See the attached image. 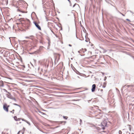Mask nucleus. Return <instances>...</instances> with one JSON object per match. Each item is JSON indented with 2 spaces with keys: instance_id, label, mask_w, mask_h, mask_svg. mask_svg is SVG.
<instances>
[{
  "instance_id": "1",
  "label": "nucleus",
  "mask_w": 134,
  "mask_h": 134,
  "mask_svg": "<svg viewBox=\"0 0 134 134\" xmlns=\"http://www.w3.org/2000/svg\"><path fill=\"white\" fill-rule=\"evenodd\" d=\"M107 122L106 120H104L101 123L102 128L103 130H104L105 129V127L107 125Z\"/></svg>"
},
{
  "instance_id": "2",
  "label": "nucleus",
  "mask_w": 134,
  "mask_h": 134,
  "mask_svg": "<svg viewBox=\"0 0 134 134\" xmlns=\"http://www.w3.org/2000/svg\"><path fill=\"white\" fill-rule=\"evenodd\" d=\"M20 21L22 22H24L25 23H27V24H29L30 22V20L28 19L25 20L24 18H21L19 19Z\"/></svg>"
},
{
  "instance_id": "3",
  "label": "nucleus",
  "mask_w": 134,
  "mask_h": 134,
  "mask_svg": "<svg viewBox=\"0 0 134 134\" xmlns=\"http://www.w3.org/2000/svg\"><path fill=\"white\" fill-rule=\"evenodd\" d=\"M33 23L35 24L36 27L39 30H41V28L40 26L36 21H34Z\"/></svg>"
},
{
  "instance_id": "4",
  "label": "nucleus",
  "mask_w": 134,
  "mask_h": 134,
  "mask_svg": "<svg viewBox=\"0 0 134 134\" xmlns=\"http://www.w3.org/2000/svg\"><path fill=\"white\" fill-rule=\"evenodd\" d=\"M130 87L133 90L134 89V86H130V85H125L123 87V88H124V87H125L126 88H127L128 87Z\"/></svg>"
},
{
  "instance_id": "5",
  "label": "nucleus",
  "mask_w": 134,
  "mask_h": 134,
  "mask_svg": "<svg viewBox=\"0 0 134 134\" xmlns=\"http://www.w3.org/2000/svg\"><path fill=\"white\" fill-rule=\"evenodd\" d=\"M43 48V47L42 46H40L39 49L35 51V53H37V54L39 53L42 50Z\"/></svg>"
},
{
  "instance_id": "6",
  "label": "nucleus",
  "mask_w": 134,
  "mask_h": 134,
  "mask_svg": "<svg viewBox=\"0 0 134 134\" xmlns=\"http://www.w3.org/2000/svg\"><path fill=\"white\" fill-rule=\"evenodd\" d=\"M96 87V85L95 84H94L92 85V88L91 89V91L92 92H93L95 91Z\"/></svg>"
},
{
  "instance_id": "7",
  "label": "nucleus",
  "mask_w": 134,
  "mask_h": 134,
  "mask_svg": "<svg viewBox=\"0 0 134 134\" xmlns=\"http://www.w3.org/2000/svg\"><path fill=\"white\" fill-rule=\"evenodd\" d=\"M3 108L4 110L7 112H8V107H7V106L5 105H4L3 106Z\"/></svg>"
},
{
  "instance_id": "8",
  "label": "nucleus",
  "mask_w": 134,
  "mask_h": 134,
  "mask_svg": "<svg viewBox=\"0 0 134 134\" xmlns=\"http://www.w3.org/2000/svg\"><path fill=\"white\" fill-rule=\"evenodd\" d=\"M14 119L16 121H20V120L21 119L20 118H17V117L16 116H15L14 117Z\"/></svg>"
},
{
  "instance_id": "9",
  "label": "nucleus",
  "mask_w": 134,
  "mask_h": 134,
  "mask_svg": "<svg viewBox=\"0 0 134 134\" xmlns=\"http://www.w3.org/2000/svg\"><path fill=\"white\" fill-rule=\"evenodd\" d=\"M21 119V120H22L23 121H24L25 122H26L27 124H28L29 125H30V124L29 122L27 121L26 120L24 119L20 118Z\"/></svg>"
},
{
  "instance_id": "10",
  "label": "nucleus",
  "mask_w": 134,
  "mask_h": 134,
  "mask_svg": "<svg viewBox=\"0 0 134 134\" xmlns=\"http://www.w3.org/2000/svg\"><path fill=\"white\" fill-rule=\"evenodd\" d=\"M50 63L51 65V64H52V65H53V63L52 62V59H51V60L50 63L49 62V60H48V63L47 64V66H48V65H49Z\"/></svg>"
},
{
  "instance_id": "11",
  "label": "nucleus",
  "mask_w": 134,
  "mask_h": 134,
  "mask_svg": "<svg viewBox=\"0 0 134 134\" xmlns=\"http://www.w3.org/2000/svg\"><path fill=\"white\" fill-rule=\"evenodd\" d=\"M9 94V95H7V97L8 98L12 99V98H13V97H12L11 96L10 93Z\"/></svg>"
},
{
  "instance_id": "12",
  "label": "nucleus",
  "mask_w": 134,
  "mask_h": 134,
  "mask_svg": "<svg viewBox=\"0 0 134 134\" xmlns=\"http://www.w3.org/2000/svg\"><path fill=\"white\" fill-rule=\"evenodd\" d=\"M81 50V53H84L85 51H86V48H82Z\"/></svg>"
},
{
  "instance_id": "13",
  "label": "nucleus",
  "mask_w": 134,
  "mask_h": 134,
  "mask_svg": "<svg viewBox=\"0 0 134 134\" xmlns=\"http://www.w3.org/2000/svg\"><path fill=\"white\" fill-rule=\"evenodd\" d=\"M18 11L19 12H22V13H26V12H25L24 11H23L21 9H17Z\"/></svg>"
},
{
  "instance_id": "14",
  "label": "nucleus",
  "mask_w": 134,
  "mask_h": 134,
  "mask_svg": "<svg viewBox=\"0 0 134 134\" xmlns=\"http://www.w3.org/2000/svg\"><path fill=\"white\" fill-rule=\"evenodd\" d=\"M13 104L15 105H16V106H18L20 108L21 107L20 105H19L17 104L14 103H13Z\"/></svg>"
},
{
  "instance_id": "15",
  "label": "nucleus",
  "mask_w": 134,
  "mask_h": 134,
  "mask_svg": "<svg viewBox=\"0 0 134 134\" xmlns=\"http://www.w3.org/2000/svg\"><path fill=\"white\" fill-rule=\"evenodd\" d=\"M3 90L4 92L6 93H8L9 94L10 93L9 92H8V91L5 89H3Z\"/></svg>"
},
{
  "instance_id": "16",
  "label": "nucleus",
  "mask_w": 134,
  "mask_h": 134,
  "mask_svg": "<svg viewBox=\"0 0 134 134\" xmlns=\"http://www.w3.org/2000/svg\"><path fill=\"white\" fill-rule=\"evenodd\" d=\"M63 118L64 119H66V120L67 119H68V117H67V116H63Z\"/></svg>"
},
{
  "instance_id": "17",
  "label": "nucleus",
  "mask_w": 134,
  "mask_h": 134,
  "mask_svg": "<svg viewBox=\"0 0 134 134\" xmlns=\"http://www.w3.org/2000/svg\"><path fill=\"white\" fill-rule=\"evenodd\" d=\"M35 51L33 52V53H30V54H37V53H35Z\"/></svg>"
},
{
  "instance_id": "18",
  "label": "nucleus",
  "mask_w": 134,
  "mask_h": 134,
  "mask_svg": "<svg viewBox=\"0 0 134 134\" xmlns=\"http://www.w3.org/2000/svg\"><path fill=\"white\" fill-rule=\"evenodd\" d=\"M12 100H14V101H15V102H16V100L15 98L14 97H13V98H12Z\"/></svg>"
},
{
  "instance_id": "19",
  "label": "nucleus",
  "mask_w": 134,
  "mask_h": 134,
  "mask_svg": "<svg viewBox=\"0 0 134 134\" xmlns=\"http://www.w3.org/2000/svg\"><path fill=\"white\" fill-rule=\"evenodd\" d=\"M12 100H14V101H15V102H16V100L15 98L14 97H13V98H12Z\"/></svg>"
},
{
  "instance_id": "20",
  "label": "nucleus",
  "mask_w": 134,
  "mask_h": 134,
  "mask_svg": "<svg viewBox=\"0 0 134 134\" xmlns=\"http://www.w3.org/2000/svg\"><path fill=\"white\" fill-rule=\"evenodd\" d=\"M119 134H122V132L121 131H120V130L119 131Z\"/></svg>"
},
{
  "instance_id": "21",
  "label": "nucleus",
  "mask_w": 134,
  "mask_h": 134,
  "mask_svg": "<svg viewBox=\"0 0 134 134\" xmlns=\"http://www.w3.org/2000/svg\"><path fill=\"white\" fill-rule=\"evenodd\" d=\"M76 73L78 74H80V73L78 71H76Z\"/></svg>"
},
{
  "instance_id": "22",
  "label": "nucleus",
  "mask_w": 134,
  "mask_h": 134,
  "mask_svg": "<svg viewBox=\"0 0 134 134\" xmlns=\"http://www.w3.org/2000/svg\"><path fill=\"white\" fill-rule=\"evenodd\" d=\"M61 122V124H62L63 123H64V124L66 123V121H61V122Z\"/></svg>"
},
{
  "instance_id": "23",
  "label": "nucleus",
  "mask_w": 134,
  "mask_h": 134,
  "mask_svg": "<svg viewBox=\"0 0 134 134\" xmlns=\"http://www.w3.org/2000/svg\"><path fill=\"white\" fill-rule=\"evenodd\" d=\"M82 122V120L81 119H80V125H81Z\"/></svg>"
},
{
  "instance_id": "24",
  "label": "nucleus",
  "mask_w": 134,
  "mask_h": 134,
  "mask_svg": "<svg viewBox=\"0 0 134 134\" xmlns=\"http://www.w3.org/2000/svg\"><path fill=\"white\" fill-rule=\"evenodd\" d=\"M119 13L121 14H122V15L123 16H125V15H124L123 14H122V13H121V12H119Z\"/></svg>"
},
{
  "instance_id": "25",
  "label": "nucleus",
  "mask_w": 134,
  "mask_h": 134,
  "mask_svg": "<svg viewBox=\"0 0 134 134\" xmlns=\"http://www.w3.org/2000/svg\"><path fill=\"white\" fill-rule=\"evenodd\" d=\"M25 38H27V39H29V38H30V37H25Z\"/></svg>"
},
{
  "instance_id": "26",
  "label": "nucleus",
  "mask_w": 134,
  "mask_h": 134,
  "mask_svg": "<svg viewBox=\"0 0 134 134\" xmlns=\"http://www.w3.org/2000/svg\"><path fill=\"white\" fill-rule=\"evenodd\" d=\"M78 52L79 53H81V50H80V51H78Z\"/></svg>"
},
{
  "instance_id": "27",
  "label": "nucleus",
  "mask_w": 134,
  "mask_h": 134,
  "mask_svg": "<svg viewBox=\"0 0 134 134\" xmlns=\"http://www.w3.org/2000/svg\"><path fill=\"white\" fill-rule=\"evenodd\" d=\"M106 79H107V77L106 76H105L104 78V80L105 81L106 80Z\"/></svg>"
},
{
  "instance_id": "28",
  "label": "nucleus",
  "mask_w": 134,
  "mask_h": 134,
  "mask_svg": "<svg viewBox=\"0 0 134 134\" xmlns=\"http://www.w3.org/2000/svg\"><path fill=\"white\" fill-rule=\"evenodd\" d=\"M2 51V49L0 47V52H1Z\"/></svg>"
},
{
  "instance_id": "29",
  "label": "nucleus",
  "mask_w": 134,
  "mask_h": 134,
  "mask_svg": "<svg viewBox=\"0 0 134 134\" xmlns=\"http://www.w3.org/2000/svg\"><path fill=\"white\" fill-rule=\"evenodd\" d=\"M69 2V3H71V1H70V0H67Z\"/></svg>"
},
{
  "instance_id": "30",
  "label": "nucleus",
  "mask_w": 134,
  "mask_h": 134,
  "mask_svg": "<svg viewBox=\"0 0 134 134\" xmlns=\"http://www.w3.org/2000/svg\"><path fill=\"white\" fill-rule=\"evenodd\" d=\"M50 46V42L49 41L48 42V46Z\"/></svg>"
},
{
  "instance_id": "31",
  "label": "nucleus",
  "mask_w": 134,
  "mask_h": 134,
  "mask_svg": "<svg viewBox=\"0 0 134 134\" xmlns=\"http://www.w3.org/2000/svg\"><path fill=\"white\" fill-rule=\"evenodd\" d=\"M129 130H130L131 131V127H129Z\"/></svg>"
},
{
  "instance_id": "32",
  "label": "nucleus",
  "mask_w": 134,
  "mask_h": 134,
  "mask_svg": "<svg viewBox=\"0 0 134 134\" xmlns=\"http://www.w3.org/2000/svg\"><path fill=\"white\" fill-rule=\"evenodd\" d=\"M76 4H75L74 5H73V7H74L75 6V5H76Z\"/></svg>"
},
{
  "instance_id": "33",
  "label": "nucleus",
  "mask_w": 134,
  "mask_h": 134,
  "mask_svg": "<svg viewBox=\"0 0 134 134\" xmlns=\"http://www.w3.org/2000/svg\"><path fill=\"white\" fill-rule=\"evenodd\" d=\"M12 111H13V112H12L13 113V114L14 113V109H13V110H12Z\"/></svg>"
},
{
  "instance_id": "34",
  "label": "nucleus",
  "mask_w": 134,
  "mask_h": 134,
  "mask_svg": "<svg viewBox=\"0 0 134 134\" xmlns=\"http://www.w3.org/2000/svg\"><path fill=\"white\" fill-rule=\"evenodd\" d=\"M126 20H127V21H130V20L129 19H126Z\"/></svg>"
},
{
  "instance_id": "35",
  "label": "nucleus",
  "mask_w": 134,
  "mask_h": 134,
  "mask_svg": "<svg viewBox=\"0 0 134 134\" xmlns=\"http://www.w3.org/2000/svg\"><path fill=\"white\" fill-rule=\"evenodd\" d=\"M69 46H70V47H71L72 46V45H71L70 44H69Z\"/></svg>"
},
{
  "instance_id": "36",
  "label": "nucleus",
  "mask_w": 134,
  "mask_h": 134,
  "mask_svg": "<svg viewBox=\"0 0 134 134\" xmlns=\"http://www.w3.org/2000/svg\"><path fill=\"white\" fill-rule=\"evenodd\" d=\"M85 41L86 42H88V40H86Z\"/></svg>"
},
{
  "instance_id": "37",
  "label": "nucleus",
  "mask_w": 134,
  "mask_h": 134,
  "mask_svg": "<svg viewBox=\"0 0 134 134\" xmlns=\"http://www.w3.org/2000/svg\"><path fill=\"white\" fill-rule=\"evenodd\" d=\"M56 60V59H55V62H54V63L55 64V63Z\"/></svg>"
},
{
  "instance_id": "38",
  "label": "nucleus",
  "mask_w": 134,
  "mask_h": 134,
  "mask_svg": "<svg viewBox=\"0 0 134 134\" xmlns=\"http://www.w3.org/2000/svg\"><path fill=\"white\" fill-rule=\"evenodd\" d=\"M20 131H19L18 133L17 134H19L20 133Z\"/></svg>"
},
{
  "instance_id": "39",
  "label": "nucleus",
  "mask_w": 134,
  "mask_h": 134,
  "mask_svg": "<svg viewBox=\"0 0 134 134\" xmlns=\"http://www.w3.org/2000/svg\"><path fill=\"white\" fill-rule=\"evenodd\" d=\"M7 107H8H8H9V105H8L7 106Z\"/></svg>"
},
{
  "instance_id": "40",
  "label": "nucleus",
  "mask_w": 134,
  "mask_h": 134,
  "mask_svg": "<svg viewBox=\"0 0 134 134\" xmlns=\"http://www.w3.org/2000/svg\"><path fill=\"white\" fill-rule=\"evenodd\" d=\"M106 52V51H105V50H104V52Z\"/></svg>"
},
{
  "instance_id": "41",
  "label": "nucleus",
  "mask_w": 134,
  "mask_h": 134,
  "mask_svg": "<svg viewBox=\"0 0 134 134\" xmlns=\"http://www.w3.org/2000/svg\"><path fill=\"white\" fill-rule=\"evenodd\" d=\"M2 86H3V83H2Z\"/></svg>"
},
{
  "instance_id": "42",
  "label": "nucleus",
  "mask_w": 134,
  "mask_h": 134,
  "mask_svg": "<svg viewBox=\"0 0 134 134\" xmlns=\"http://www.w3.org/2000/svg\"><path fill=\"white\" fill-rule=\"evenodd\" d=\"M89 53H91V52H89Z\"/></svg>"
},
{
  "instance_id": "43",
  "label": "nucleus",
  "mask_w": 134,
  "mask_h": 134,
  "mask_svg": "<svg viewBox=\"0 0 134 134\" xmlns=\"http://www.w3.org/2000/svg\"><path fill=\"white\" fill-rule=\"evenodd\" d=\"M33 36H30V37H33Z\"/></svg>"
},
{
  "instance_id": "44",
  "label": "nucleus",
  "mask_w": 134,
  "mask_h": 134,
  "mask_svg": "<svg viewBox=\"0 0 134 134\" xmlns=\"http://www.w3.org/2000/svg\"><path fill=\"white\" fill-rule=\"evenodd\" d=\"M12 112H13V111H10V113H12Z\"/></svg>"
},
{
  "instance_id": "45",
  "label": "nucleus",
  "mask_w": 134,
  "mask_h": 134,
  "mask_svg": "<svg viewBox=\"0 0 134 134\" xmlns=\"http://www.w3.org/2000/svg\"><path fill=\"white\" fill-rule=\"evenodd\" d=\"M128 126H131V125H128Z\"/></svg>"
},
{
  "instance_id": "46",
  "label": "nucleus",
  "mask_w": 134,
  "mask_h": 134,
  "mask_svg": "<svg viewBox=\"0 0 134 134\" xmlns=\"http://www.w3.org/2000/svg\"><path fill=\"white\" fill-rule=\"evenodd\" d=\"M21 15H19V16H20Z\"/></svg>"
},
{
  "instance_id": "47",
  "label": "nucleus",
  "mask_w": 134,
  "mask_h": 134,
  "mask_svg": "<svg viewBox=\"0 0 134 134\" xmlns=\"http://www.w3.org/2000/svg\"><path fill=\"white\" fill-rule=\"evenodd\" d=\"M77 77H78V78H79V77L78 76H77Z\"/></svg>"
},
{
  "instance_id": "48",
  "label": "nucleus",
  "mask_w": 134,
  "mask_h": 134,
  "mask_svg": "<svg viewBox=\"0 0 134 134\" xmlns=\"http://www.w3.org/2000/svg\"><path fill=\"white\" fill-rule=\"evenodd\" d=\"M133 134V133H132V134Z\"/></svg>"
}]
</instances>
